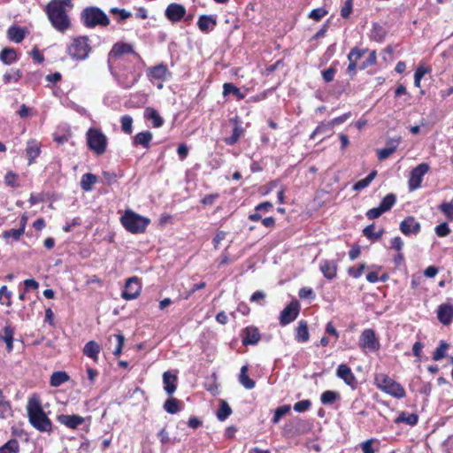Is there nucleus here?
I'll return each instance as SVG.
<instances>
[{"mask_svg": "<svg viewBox=\"0 0 453 453\" xmlns=\"http://www.w3.org/2000/svg\"><path fill=\"white\" fill-rule=\"evenodd\" d=\"M72 7V0H51L45 12L51 26L58 32L65 33L71 27V20L65 7Z\"/></svg>", "mask_w": 453, "mask_h": 453, "instance_id": "f257e3e1", "label": "nucleus"}, {"mask_svg": "<svg viewBox=\"0 0 453 453\" xmlns=\"http://www.w3.org/2000/svg\"><path fill=\"white\" fill-rule=\"evenodd\" d=\"M27 411L30 424L40 432L50 433L52 423L42 410L40 400L31 397L27 405Z\"/></svg>", "mask_w": 453, "mask_h": 453, "instance_id": "f03ea898", "label": "nucleus"}, {"mask_svg": "<svg viewBox=\"0 0 453 453\" xmlns=\"http://www.w3.org/2000/svg\"><path fill=\"white\" fill-rule=\"evenodd\" d=\"M91 50L89 38L86 35L73 38L65 48L66 54L74 61L86 60Z\"/></svg>", "mask_w": 453, "mask_h": 453, "instance_id": "7ed1b4c3", "label": "nucleus"}, {"mask_svg": "<svg viewBox=\"0 0 453 453\" xmlns=\"http://www.w3.org/2000/svg\"><path fill=\"white\" fill-rule=\"evenodd\" d=\"M81 21L87 28L104 27L110 24V19L106 13L96 6H88L83 9L81 12Z\"/></svg>", "mask_w": 453, "mask_h": 453, "instance_id": "20e7f679", "label": "nucleus"}, {"mask_svg": "<svg viewBox=\"0 0 453 453\" xmlns=\"http://www.w3.org/2000/svg\"><path fill=\"white\" fill-rule=\"evenodd\" d=\"M127 54L132 55L136 61L142 60L141 56L134 51V46L131 43L117 42L112 45L107 58L108 67L111 74L116 75L114 72V65L116 61L122 56Z\"/></svg>", "mask_w": 453, "mask_h": 453, "instance_id": "39448f33", "label": "nucleus"}, {"mask_svg": "<svg viewBox=\"0 0 453 453\" xmlns=\"http://www.w3.org/2000/svg\"><path fill=\"white\" fill-rule=\"evenodd\" d=\"M375 384L381 391L395 398L402 399L406 395L403 387L384 373L375 376Z\"/></svg>", "mask_w": 453, "mask_h": 453, "instance_id": "423d86ee", "label": "nucleus"}, {"mask_svg": "<svg viewBox=\"0 0 453 453\" xmlns=\"http://www.w3.org/2000/svg\"><path fill=\"white\" fill-rule=\"evenodd\" d=\"M87 144L90 150L96 156L105 153L108 145V138L101 129L91 127L86 133Z\"/></svg>", "mask_w": 453, "mask_h": 453, "instance_id": "0eeeda50", "label": "nucleus"}, {"mask_svg": "<svg viewBox=\"0 0 453 453\" xmlns=\"http://www.w3.org/2000/svg\"><path fill=\"white\" fill-rule=\"evenodd\" d=\"M120 221L126 230L132 234L143 233L150 223L149 219L131 211H127L125 214L120 218Z\"/></svg>", "mask_w": 453, "mask_h": 453, "instance_id": "6e6552de", "label": "nucleus"}, {"mask_svg": "<svg viewBox=\"0 0 453 453\" xmlns=\"http://www.w3.org/2000/svg\"><path fill=\"white\" fill-rule=\"evenodd\" d=\"M358 345L364 351L371 352L378 351L380 348V344L376 337L375 332L371 328L365 329L361 333Z\"/></svg>", "mask_w": 453, "mask_h": 453, "instance_id": "1a4fd4ad", "label": "nucleus"}, {"mask_svg": "<svg viewBox=\"0 0 453 453\" xmlns=\"http://www.w3.org/2000/svg\"><path fill=\"white\" fill-rule=\"evenodd\" d=\"M430 166L426 163H421L412 169L408 180L411 191L418 189L422 183L423 177L429 172Z\"/></svg>", "mask_w": 453, "mask_h": 453, "instance_id": "9d476101", "label": "nucleus"}, {"mask_svg": "<svg viewBox=\"0 0 453 453\" xmlns=\"http://www.w3.org/2000/svg\"><path fill=\"white\" fill-rule=\"evenodd\" d=\"M142 290V284L138 277L133 276L127 280L121 297L125 300L137 298Z\"/></svg>", "mask_w": 453, "mask_h": 453, "instance_id": "9b49d317", "label": "nucleus"}, {"mask_svg": "<svg viewBox=\"0 0 453 453\" xmlns=\"http://www.w3.org/2000/svg\"><path fill=\"white\" fill-rule=\"evenodd\" d=\"M186 13V8L182 4L177 3L170 4L165 11V16L172 23L180 21L185 17Z\"/></svg>", "mask_w": 453, "mask_h": 453, "instance_id": "f8f14e48", "label": "nucleus"}, {"mask_svg": "<svg viewBox=\"0 0 453 453\" xmlns=\"http://www.w3.org/2000/svg\"><path fill=\"white\" fill-rule=\"evenodd\" d=\"M299 313V305L296 302L288 304L280 315V324L284 326L294 321Z\"/></svg>", "mask_w": 453, "mask_h": 453, "instance_id": "ddd939ff", "label": "nucleus"}, {"mask_svg": "<svg viewBox=\"0 0 453 453\" xmlns=\"http://www.w3.org/2000/svg\"><path fill=\"white\" fill-rule=\"evenodd\" d=\"M401 232L404 235L418 234L421 229L420 223L418 222L414 217L405 218L399 226Z\"/></svg>", "mask_w": 453, "mask_h": 453, "instance_id": "4468645a", "label": "nucleus"}, {"mask_svg": "<svg viewBox=\"0 0 453 453\" xmlns=\"http://www.w3.org/2000/svg\"><path fill=\"white\" fill-rule=\"evenodd\" d=\"M336 375L352 388H355L357 387V381L356 376L347 365L342 364L338 365L336 370Z\"/></svg>", "mask_w": 453, "mask_h": 453, "instance_id": "2eb2a0df", "label": "nucleus"}, {"mask_svg": "<svg viewBox=\"0 0 453 453\" xmlns=\"http://www.w3.org/2000/svg\"><path fill=\"white\" fill-rule=\"evenodd\" d=\"M231 122L234 124L232 135L224 138L225 143L230 146L234 145L244 134V128L242 127V122L238 117L232 119Z\"/></svg>", "mask_w": 453, "mask_h": 453, "instance_id": "dca6fc26", "label": "nucleus"}, {"mask_svg": "<svg viewBox=\"0 0 453 453\" xmlns=\"http://www.w3.org/2000/svg\"><path fill=\"white\" fill-rule=\"evenodd\" d=\"M58 421L65 426L68 428L75 429L79 426L82 425L85 421L84 418L80 415H68V414H61L57 417Z\"/></svg>", "mask_w": 453, "mask_h": 453, "instance_id": "f3484780", "label": "nucleus"}, {"mask_svg": "<svg viewBox=\"0 0 453 453\" xmlns=\"http://www.w3.org/2000/svg\"><path fill=\"white\" fill-rule=\"evenodd\" d=\"M260 340V333L255 326H247L242 333V342L243 345H255Z\"/></svg>", "mask_w": 453, "mask_h": 453, "instance_id": "a211bd4d", "label": "nucleus"}, {"mask_svg": "<svg viewBox=\"0 0 453 453\" xmlns=\"http://www.w3.org/2000/svg\"><path fill=\"white\" fill-rule=\"evenodd\" d=\"M337 263L334 260H322L319 264V269L324 277L329 280H334L337 275Z\"/></svg>", "mask_w": 453, "mask_h": 453, "instance_id": "6ab92c4d", "label": "nucleus"}, {"mask_svg": "<svg viewBox=\"0 0 453 453\" xmlns=\"http://www.w3.org/2000/svg\"><path fill=\"white\" fill-rule=\"evenodd\" d=\"M217 26V18L214 15H201L197 20V27L203 33L212 31Z\"/></svg>", "mask_w": 453, "mask_h": 453, "instance_id": "aec40b11", "label": "nucleus"}, {"mask_svg": "<svg viewBox=\"0 0 453 453\" xmlns=\"http://www.w3.org/2000/svg\"><path fill=\"white\" fill-rule=\"evenodd\" d=\"M178 377L176 373L166 371L163 373L164 389L168 395H172L177 388Z\"/></svg>", "mask_w": 453, "mask_h": 453, "instance_id": "412c9836", "label": "nucleus"}, {"mask_svg": "<svg viewBox=\"0 0 453 453\" xmlns=\"http://www.w3.org/2000/svg\"><path fill=\"white\" fill-rule=\"evenodd\" d=\"M437 317L440 322L443 325H449L453 319V307L448 304L440 305Z\"/></svg>", "mask_w": 453, "mask_h": 453, "instance_id": "4be33fe9", "label": "nucleus"}, {"mask_svg": "<svg viewBox=\"0 0 453 453\" xmlns=\"http://www.w3.org/2000/svg\"><path fill=\"white\" fill-rule=\"evenodd\" d=\"M27 35V29L19 26H12L7 30V37L10 41L19 43Z\"/></svg>", "mask_w": 453, "mask_h": 453, "instance_id": "5701e85b", "label": "nucleus"}, {"mask_svg": "<svg viewBox=\"0 0 453 453\" xmlns=\"http://www.w3.org/2000/svg\"><path fill=\"white\" fill-rule=\"evenodd\" d=\"M153 134L150 131H143L136 134L133 138V145L137 147L139 145L145 149H149L150 146Z\"/></svg>", "mask_w": 453, "mask_h": 453, "instance_id": "b1692460", "label": "nucleus"}, {"mask_svg": "<svg viewBox=\"0 0 453 453\" xmlns=\"http://www.w3.org/2000/svg\"><path fill=\"white\" fill-rule=\"evenodd\" d=\"M100 351L101 347L95 341L88 342L83 348V354L96 362L98 360Z\"/></svg>", "mask_w": 453, "mask_h": 453, "instance_id": "393cba45", "label": "nucleus"}, {"mask_svg": "<svg viewBox=\"0 0 453 453\" xmlns=\"http://www.w3.org/2000/svg\"><path fill=\"white\" fill-rule=\"evenodd\" d=\"M19 60L17 52L12 48H4L2 51L0 52V61L6 65H10Z\"/></svg>", "mask_w": 453, "mask_h": 453, "instance_id": "a878e982", "label": "nucleus"}, {"mask_svg": "<svg viewBox=\"0 0 453 453\" xmlns=\"http://www.w3.org/2000/svg\"><path fill=\"white\" fill-rule=\"evenodd\" d=\"M40 153V144L36 141L32 140L27 142L26 154L28 159V165L33 164Z\"/></svg>", "mask_w": 453, "mask_h": 453, "instance_id": "bb28decb", "label": "nucleus"}, {"mask_svg": "<svg viewBox=\"0 0 453 453\" xmlns=\"http://www.w3.org/2000/svg\"><path fill=\"white\" fill-rule=\"evenodd\" d=\"M12 416V409L10 401L6 399L2 389H0V418L5 419Z\"/></svg>", "mask_w": 453, "mask_h": 453, "instance_id": "cd10ccee", "label": "nucleus"}, {"mask_svg": "<svg viewBox=\"0 0 453 453\" xmlns=\"http://www.w3.org/2000/svg\"><path fill=\"white\" fill-rule=\"evenodd\" d=\"M296 340L298 342H306L309 341L310 334L308 330V325L307 322L304 320H300L298 322V326L296 330Z\"/></svg>", "mask_w": 453, "mask_h": 453, "instance_id": "c85d7f7f", "label": "nucleus"}, {"mask_svg": "<svg viewBox=\"0 0 453 453\" xmlns=\"http://www.w3.org/2000/svg\"><path fill=\"white\" fill-rule=\"evenodd\" d=\"M167 73V66L164 64H159L156 66L151 67L149 70L148 75L152 79L164 81L165 80Z\"/></svg>", "mask_w": 453, "mask_h": 453, "instance_id": "c756f323", "label": "nucleus"}, {"mask_svg": "<svg viewBox=\"0 0 453 453\" xmlns=\"http://www.w3.org/2000/svg\"><path fill=\"white\" fill-rule=\"evenodd\" d=\"M144 117L148 119H151L153 122L154 127H160L164 124L163 118L159 115V113L151 107H148L145 109Z\"/></svg>", "mask_w": 453, "mask_h": 453, "instance_id": "7c9ffc66", "label": "nucleus"}, {"mask_svg": "<svg viewBox=\"0 0 453 453\" xmlns=\"http://www.w3.org/2000/svg\"><path fill=\"white\" fill-rule=\"evenodd\" d=\"M375 226L371 224L363 229V234L370 241L376 242L381 239L384 229L381 228L378 232H374Z\"/></svg>", "mask_w": 453, "mask_h": 453, "instance_id": "2f4dec72", "label": "nucleus"}, {"mask_svg": "<svg viewBox=\"0 0 453 453\" xmlns=\"http://www.w3.org/2000/svg\"><path fill=\"white\" fill-rule=\"evenodd\" d=\"M70 380L69 375L64 371L54 372L50 376V386L59 387Z\"/></svg>", "mask_w": 453, "mask_h": 453, "instance_id": "473e14b6", "label": "nucleus"}, {"mask_svg": "<svg viewBox=\"0 0 453 453\" xmlns=\"http://www.w3.org/2000/svg\"><path fill=\"white\" fill-rule=\"evenodd\" d=\"M332 124L328 122H321L315 130L311 134L310 139L314 140L317 135L325 134L326 136L330 135L333 131Z\"/></svg>", "mask_w": 453, "mask_h": 453, "instance_id": "72a5a7b5", "label": "nucleus"}, {"mask_svg": "<svg viewBox=\"0 0 453 453\" xmlns=\"http://www.w3.org/2000/svg\"><path fill=\"white\" fill-rule=\"evenodd\" d=\"M387 35L386 29L379 23H373L370 38L375 42H382Z\"/></svg>", "mask_w": 453, "mask_h": 453, "instance_id": "f704fd0d", "label": "nucleus"}, {"mask_svg": "<svg viewBox=\"0 0 453 453\" xmlns=\"http://www.w3.org/2000/svg\"><path fill=\"white\" fill-rule=\"evenodd\" d=\"M4 335L1 339L6 343V349L8 352L13 349V335L14 330L11 326H6L3 330Z\"/></svg>", "mask_w": 453, "mask_h": 453, "instance_id": "c9c22d12", "label": "nucleus"}, {"mask_svg": "<svg viewBox=\"0 0 453 453\" xmlns=\"http://www.w3.org/2000/svg\"><path fill=\"white\" fill-rule=\"evenodd\" d=\"M23 73L20 69H11L7 71L4 76L3 81L5 84L16 83L22 78Z\"/></svg>", "mask_w": 453, "mask_h": 453, "instance_id": "e433bc0d", "label": "nucleus"}, {"mask_svg": "<svg viewBox=\"0 0 453 453\" xmlns=\"http://www.w3.org/2000/svg\"><path fill=\"white\" fill-rule=\"evenodd\" d=\"M418 421V416L415 413H406L404 411L401 412L399 416L395 418V422L398 423H406L410 426H415Z\"/></svg>", "mask_w": 453, "mask_h": 453, "instance_id": "4c0bfd02", "label": "nucleus"}, {"mask_svg": "<svg viewBox=\"0 0 453 453\" xmlns=\"http://www.w3.org/2000/svg\"><path fill=\"white\" fill-rule=\"evenodd\" d=\"M19 442L16 439H11L0 447V453H19Z\"/></svg>", "mask_w": 453, "mask_h": 453, "instance_id": "58836bf2", "label": "nucleus"}, {"mask_svg": "<svg viewBox=\"0 0 453 453\" xmlns=\"http://www.w3.org/2000/svg\"><path fill=\"white\" fill-rule=\"evenodd\" d=\"M377 175V171H372L365 179L358 180L353 186V190L360 191L368 187Z\"/></svg>", "mask_w": 453, "mask_h": 453, "instance_id": "ea45409f", "label": "nucleus"}, {"mask_svg": "<svg viewBox=\"0 0 453 453\" xmlns=\"http://www.w3.org/2000/svg\"><path fill=\"white\" fill-rule=\"evenodd\" d=\"M97 178L93 173H85L81 177V188L84 191H90L92 189V186L96 182Z\"/></svg>", "mask_w": 453, "mask_h": 453, "instance_id": "a19ab883", "label": "nucleus"}, {"mask_svg": "<svg viewBox=\"0 0 453 453\" xmlns=\"http://www.w3.org/2000/svg\"><path fill=\"white\" fill-rule=\"evenodd\" d=\"M247 371H248V368L247 366H242L241 368V372H240V375H239V381L240 383L247 389H252L255 388V381L250 379L248 375H247Z\"/></svg>", "mask_w": 453, "mask_h": 453, "instance_id": "79ce46f5", "label": "nucleus"}, {"mask_svg": "<svg viewBox=\"0 0 453 453\" xmlns=\"http://www.w3.org/2000/svg\"><path fill=\"white\" fill-rule=\"evenodd\" d=\"M340 399V394L336 391L326 390L320 395V401L324 405L333 404L335 401Z\"/></svg>", "mask_w": 453, "mask_h": 453, "instance_id": "37998d69", "label": "nucleus"}, {"mask_svg": "<svg viewBox=\"0 0 453 453\" xmlns=\"http://www.w3.org/2000/svg\"><path fill=\"white\" fill-rule=\"evenodd\" d=\"M396 202V196L393 193L388 194L380 203L379 207L387 212L391 210Z\"/></svg>", "mask_w": 453, "mask_h": 453, "instance_id": "c03bdc74", "label": "nucleus"}, {"mask_svg": "<svg viewBox=\"0 0 453 453\" xmlns=\"http://www.w3.org/2000/svg\"><path fill=\"white\" fill-rule=\"evenodd\" d=\"M449 348V345L444 342L441 341L439 346L436 348L433 354V359L434 361H440L447 356V349Z\"/></svg>", "mask_w": 453, "mask_h": 453, "instance_id": "a18cd8bd", "label": "nucleus"}, {"mask_svg": "<svg viewBox=\"0 0 453 453\" xmlns=\"http://www.w3.org/2000/svg\"><path fill=\"white\" fill-rule=\"evenodd\" d=\"M230 94H234L239 100L244 98V94L241 92V90L234 86L233 83H225L223 85V95L228 96Z\"/></svg>", "mask_w": 453, "mask_h": 453, "instance_id": "49530a36", "label": "nucleus"}, {"mask_svg": "<svg viewBox=\"0 0 453 453\" xmlns=\"http://www.w3.org/2000/svg\"><path fill=\"white\" fill-rule=\"evenodd\" d=\"M180 402L176 398H170L164 403V410L170 413V414H175L180 411Z\"/></svg>", "mask_w": 453, "mask_h": 453, "instance_id": "de8ad7c7", "label": "nucleus"}, {"mask_svg": "<svg viewBox=\"0 0 453 453\" xmlns=\"http://www.w3.org/2000/svg\"><path fill=\"white\" fill-rule=\"evenodd\" d=\"M232 413L230 406L226 401L221 400L219 409L217 411V418L220 421L226 420Z\"/></svg>", "mask_w": 453, "mask_h": 453, "instance_id": "09e8293b", "label": "nucleus"}, {"mask_svg": "<svg viewBox=\"0 0 453 453\" xmlns=\"http://www.w3.org/2000/svg\"><path fill=\"white\" fill-rule=\"evenodd\" d=\"M366 52H368L367 49H359L357 47H354L353 49H351V50L348 54V60H349V62H353V63L357 64V61Z\"/></svg>", "mask_w": 453, "mask_h": 453, "instance_id": "8fccbe9b", "label": "nucleus"}, {"mask_svg": "<svg viewBox=\"0 0 453 453\" xmlns=\"http://www.w3.org/2000/svg\"><path fill=\"white\" fill-rule=\"evenodd\" d=\"M290 405L288 404H284V405H281L280 407H278L275 411H274V415L272 418V422L273 424H277L280 422V418L287 415L289 411H290Z\"/></svg>", "mask_w": 453, "mask_h": 453, "instance_id": "3c124183", "label": "nucleus"}, {"mask_svg": "<svg viewBox=\"0 0 453 453\" xmlns=\"http://www.w3.org/2000/svg\"><path fill=\"white\" fill-rule=\"evenodd\" d=\"M121 130L127 134H131L133 132V118L130 115H124L120 118Z\"/></svg>", "mask_w": 453, "mask_h": 453, "instance_id": "603ef678", "label": "nucleus"}, {"mask_svg": "<svg viewBox=\"0 0 453 453\" xmlns=\"http://www.w3.org/2000/svg\"><path fill=\"white\" fill-rule=\"evenodd\" d=\"M439 210L449 221H453V203L443 202L439 205Z\"/></svg>", "mask_w": 453, "mask_h": 453, "instance_id": "864d4df0", "label": "nucleus"}, {"mask_svg": "<svg viewBox=\"0 0 453 453\" xmlns=\"http://www.w3.org/2000/svg\"><path fill=\"white\" fill-rule=\"evenodd\" d=\"M4 183L6 186L11 188L19 187V175L12 171L7 172L4 176Z\"/></svg>", "mask_w": 453, "mask_h": 453, "instance_id": "5fc2aeb1", "label": "nucleus"}, {"mask_svg": "<svg viewBox=\"0 0 453 453\" xmlns=\"http://www.w3.org/2000/svg\"><path fill=\"white\" fill-rule=\"evenodd\" d=\"M11 297L12 292L8 290L6 286H2L0 288V303L10 307L12 305Z\"/></svg>", "mask_w": 453, "mask_h": 453, "instance_id": "6e6d98bb", "label": "nucleus"}, {"mask_svg": "<svg viewBox=\"0 0 453 453\" xmlns=\"http://www.w3.org/2000/svg\"><path fill=\"white\" fill-rule=\"evenodd\" d=\"M328 12L325 8L313 9L308 15V17L315 21H319L323 17L327 15Z\"/></svg>", "mask_w": 453, "mask_h": 453, "instance_id": "4d7b16f0", "label": "nucleus"}, {"mask_svg": "<svg viewBox=\"0 0 453 453\" xmlns=\"http://www.w3.org/2000/svg\"><path fill=\"white\" fill-rule=\"evenodd\" d=\"M377 60V54L375 50H372L369 53L368 58L364 61L360 65L359 69L364 70L366 69L369 66H372L376 64Z\"/></svg>", "mask_w": 453, "mask_h": 453, "instance_id": "13d9d810", "label": "nucleus"}, {"mask_svg": "<svg viewBox=\"0 0 453 453\" xmlns=\"http://www.w3.org/2000/svg\"><path fill=\"white\" fill-rule=\"evenodd\" d=\"M311 406V402L309 399L302 400L294 404V411L296 412H304Z\"/></svg>", "mask_w": 453, "mask_h": 453, "instance_id": "bf43d9fd", "label": "nucleus"}, {"mask_svg": "<svg viewBox=\"0 0 453 453\" xmlns=\"http://www.w3.org/2000/svg\"><path fill=\"white\" fill-rule=\"evenodd\" d=\"M110 13L118 14L119 16V20L124 21L129 19L132 16V13L126 9H119L117 7H112L110 9Z\"/></svg>", "mask_w": 453, "mask_h": 453, "instance_id": "052dcab7", "label": "nucleus"}, {"mask_svg": "<svg viewBox=\"0 0 453 453\" xmlns=\"http://www.w3.org/2000/svg\"><path fill=\"white\" fill-rule=\"evenodd\" d=\"M23 234L22 229H10L3 233V237L4 239L12 238L15 241H19Z\"/></svg>", "mask_w": 453, "mask_h": 453, "instance_id": "680f3d73", "label": "nucleus"}, {"mask_svg": "<svg viewBox=\"0 0 453 453\" xmlns=\"http://www.w3.org/2000/svg\"><path fill=\"white\" fill-rule=\"evenodd\" d=\"M434 232L439 237H446L449 234L450 229L448 223L443 222L435 226Z\"/></svg>", "mask_w": 453, "mask_h": 453, "instance_id": "e2e57ef3", "label": "nucleus"}, {"mask_svg": "<svg viewBox=\"0 0 453 453\" xmlns=\"http://www.w3.org/2000/svg\"><path fill=\"white\" fill-rule=\"evenodd\" d=\"M138 78V74L132 73L131 79L127 78L126 80H122L121 77H119V82L121 84L123 88H129L137 82Z\"/></svg>", "mask_w": 453, "mask_h": 453, "instance_id": "0e129e2a", "label": "nucleus"}, {"mask_svg": "<svg viewBox=\"0 0 453 453\" xmlns=\"http://www.w3.org/2000/svg\"><path fill=\"white\" fill-rule=\"evenodd\" d=\"M365 268V264L363 263L360 264L357 267H349L348 269V273L349 276L357 279L363 274Z\"/></svg>", "mask_w": 453, "mask_h": 453, "instance_id": "69168bd1", "label": "nucleus"}, {"mask_svg": "<svg viewBox=\"0 0 453 453\" xmlns=\"http://www.w3.org/2000/svg\"><path fill=\"white\" fill-rule=\"evenodd\" d=\"M383 213H385L384 211L378 206L368 210L365 216L372 220L380 218Z\"/></svg>", "mask_w": 453, "mask_h": 453, "instance_id": "338daca9", "label": "nucleus"}, {"mask_svg": "<svg viewBox=\"0 0 453 453\" xmlns=\"http://www.w3.org/2000/svg\"><path fill=\"white\" fill-rule=\"evenodd\" d=\"M352 3L353 0H346L343 6L341 9V16L344 19L349 17L352 12Z\"/></svg>", "mask_w": 453, "mask_h": 453, "instance_id": "774afa93", "label": "nucleus"}]
</instances>
